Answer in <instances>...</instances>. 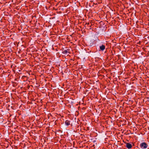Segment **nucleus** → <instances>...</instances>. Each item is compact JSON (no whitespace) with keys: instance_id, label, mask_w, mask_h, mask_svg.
I'll return each mask as SVG.
<instances>
[{"instance_id":"obj_1","label":"nucleus","mask_w":149,"mask_h":149,"mask_svg":"<svg viewBox=\"0 0 149 149\" xmlns=\"http://www.w3.org/2000/svg\"><path fill=\"white\" fill-rule=\"evenodd\" d=\"M140 146L141 149H145L147 148L148 145L145 142H143L141 143L140 144Z\"/></svg>"},{"instance_id":"obj_2","label":"nucleus","mask_w":149,"mask_h":149,"mask_svg":"<svg viewBox=\"0 0 149 149\" xmlns=\"http://www.w3.org/2000/svg\"><path fill=\"white\" fill-rule=\"evenodd\" d=\"M126 143V147L128 149L132 148V146L131 144L129 143Z\"/></svg>"},{"instance_id":"obj_3","label":"nucleus","mask_w":149,"mask_h":149,"mask_svg":"<svg viewBox=\"0 0 149 149\" xmlns=\"http://www.w3.org/2000/svg\"><path fill=\"white\" fill-rule=\"evenodd\" d=\"M100 48L101 50L103 51L105 49V46L104 45H102L100 47Z\"/></svg>"},{"instance_id":"obj_4","label":"nucleus","mask_w":149,"mask_h":149,"mask_svg":"<svg viewBox=\"0 0 149 149\" xmlns=\"http://www.w3.org/2000/svg\"><path fill=\"white\" fill-rule=\"evenodd\" d=\"M70 121L68 120H66L65 122V124L67 126L70 125Z\"/></svg>"},{"instance_id":"obj_5","label":"nucleus","mask_w":149,"mask_h":149,"mask_svg":"<svg viewBox=\"0 0 149 149\" xmlns=\"http://www.w3.org/2000/svg\"><path fill=\"white\" fill-rule=\"evenodd\" d=\"M68 52L67 50H65L63 52V54H67L68 53Z\"/></svg>"},{"instance_id":"obj_6","label":"nucleus","mask_w":149,"mask_h":149,"mask_svg":"<svg viewBox=\"0 0 149 149\" xmlns=\"http://www.w3.org/2000/svg\"><path fill=\"white\" fill-rule=\"evenodd\" d=\"M89 24V23H86L85 24V26H88V25Z\"/></svg>"},{"instance_id":"obj_7","label":"nucleus","mask_w":149,"mask_h":149,"mask_svg":"<svg viewBox=\"0 0 149 149\" xmlns=\"http://www.w3.org/2000/svg\"><path fill=\"white\" fill-rule=\"evenodd\" d=\"M90 27H91V25L90 26Z\"/></svg>"}]
</instances>
